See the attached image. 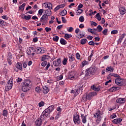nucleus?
Returning a JSON list of instances; mask_svg holds the SVG:
<instances>
[{
    "mask_svg": "<svg viewBox=\"0 0 126 126\" xmlns=\"http://www.w3.org/2000/svg\"><path fill=\"white\" fill-rule=\"evenodd\" d=\"M97 29H98V32H101L102 30H103V28L102 27V26H101V25H98L97 27Z\"/></svg>",
    "mask_w": 126,
    "mask_h": 126,
    "instance_id": "obj_42",
    "label": "nucleus"
},
{
    "mask_svg": "<svg viewBox=\"0 0 126 126\" xmlns=\"http://www.w3.org/2000/svg\"><path fill=\"white\" fill-rule=\"evenodd\" d=\"M45 116H46L47 118L48 117H49V116H50V114L49 113V112H48L47 111H46L45 110L42 112Z\"/></svg>",
    "mask_w": 126,
    "mask_h": 126,
    "instance_id": "obj_47",
    "label": "nucleus"
},
{
    "mask_svg": "<svg viewBox=\"0 0 126 126\" xmlns=\"http://www.w3.org/2000/svg\"><path fill=\"white\" fill-rule=\"evenodd\" d=\"M51 66V63H48L47 64L46 67L45 68L44 70L47 71L48 69H49V67Z\"/></svg>",
    "mask_w": 126,
    "mask_h": 126,
    "instance_id": "obj_50",
    "label": "nucleus"
},
{
    "mask_svg": "<svg viewBox=\"0 0 126 126\" xmlns=\"http://www.w3.org/2000/svg\"><path fill=\"white\" fill-rule=\"evenodd\" d=\"M32 16L30 15H28V16H26V15H24V17L23 18L24 19H25V20H30L31 19Z\"/></svg>",
    "mask_w": 126,
    "mask_h": 126,
    "instance_id": "obj_31",
    "label": "nucleus"
},
{
    "mask_svg": "<svg viewBox=\"0 0 126 126\" xmlns=\"http://www.w3.org/2000/svg\"><path fill=\"white\" fill-rule=\"evenodd\" d=\"M54 105H51L48 107L47 108L45 109V110L47 112V113L51 114L53 111H54Z\"/></svg>",
    "mask_w": 126,
    "mask_h": 126,
    "instance_id": "obj_19",
    "label": "nucleus"
},
{
    "mask_svg": "<svg viewBox=\"0 0 126 126\" xmlns=\"http://www.w3.org/2000/svg\"><path fill=\"white\" fill-rule=\"evenodd\" d=\"M86 42L87 41V39L86 38H83L81 40V45H85V44L86 43Z\"/></svg>",
    "mask_w": 126,
    "mask_h": 126,
    "instance_id": "obj_38",
    "label": "nucleus"
},
{
    "mask_svg": "<svg viewBox=\"0 0 126 126\" xmlns=\"http://www.w3.org/2000/svg\"><path fill=\"white\" fill-rule=\"evenodd\" d=\"M50 59H51V57L49 55H44L42 56V57L40 58V60L42 62H44V61H47V60H50Z\"/></svg>",
    "mask_w": 126,
    "mask_h": 126,
    "instance_id": "obj_17",
    "label": "nucleus"
},
{
    "mask_svg": "<svg viewBox=\"0 0 126 126\" xmlns=\"http://www.w3.org/2000/svg\"><path fill=\"white\" fill-rule=\"evenodd\" d=\"M76 37L77 38H78V39H81V38H83V37H84V34L80 33L79 35H78V34L76 35Z\"/></svg>",
    "mask_w": 126,
    "mask_h": 126,
    "instance_id": "obj_45",
    "label": "nucleus"
},
{
    "mask_svg": "<svg viewBox=\"0 0 126 126\" xmlns=\"http://www.w3.org/2000/svg\"><path fill=\"white\" fill-rule=\"evenodd\" d=\"M125 36H126V34H125V33H123L121 36H120L119 39H118L119 43H122L123 39L125 38Z\"/></svg>",
    "mask_w": 126,
    "mask_h": 126,
    "instance_id": "obj_28",
    "label": "nucleus"
},
{
    "mask_svg": "<svg viewBox=\"0 0 126 126\" xmlns=\"http://www.w3.org/2000/svg\"><path fill=\"white\" fill-rule=\"evenodd\" d=\"M109 76H114V77H117V78H119L120 77V75L116 73H110L109 74Z\"/></svg>",
    "mask_w": 126,
    "mask_h": 126,
    "instance_id": "obj_33",
    "label": "nucleus"
},
{
    "mask_svg": "<svg viewBox=\"0 0 126 126\" xmlns=\"http://www.w3.org/2000/svg\"><path fill=\"white\" fill-rule=\"evenodd\" d=\"M45 4V7L46 8H48V9H52L53 8V4L52 3L48 2V3H44Z\"/></svg>",
    "mask_w": 126,
    "mask_h": 126,
    "instance_id": "obj_23",
    "label": "nucleus"
},
{
    "mask_svg": "<svg viewBox=\"0 0 126 126\" xmlns=\"http://www.w3.org/2000/svg\"><path fill=\"white\" fill-rule=\"evenodd\" d=\"M89 62L87 61H84L82 62V67H84L85 65H87L88 64Z\"/></svg>",
    "mask_w": 126,
    "mask_h": 126,
    "instance_id": "obj_37",
    "label": "nucleus"
},
{
    "mask_svg": "<svg viewBox=\"0 0 126 126\" xmlns=\"http://www.w3.org/2000/svg\"><path fill=\"white\" fill-rule=\"evenodd\" d=\"M94 94L95 93L94 92H91L88 94H86L88 100H91V99H92V98L94 96Z\"/></svg>",
    "mask_w": 126,
    "mask_h": 126,
    "instance_id": "obj_21",
    "label": "nucleus"
},
{
    "mask_svg": "<svg viewBox=\"0 0 126 126\" xmlns=\"http://www.w3.org/2000/svg\"><path fill=\"white\" fill-rule=\"evenodd\" d=\"M60 43L61 44V45H66L67 44V42L66 41V40H65L64 39H63V38H61L60 39Z\"/></svg>",
    "mask_w": 126,
    "mask_h": 126,
    "instance_id": "obj_27",
    "label": "nucleus"
},
{
    "mask_svg": "<svg viewBox=\"0 0 126 126\" xmlns=\"http://www.w3.org/2000/svg\"><path fill=\"white\" fill-rule=\"evenodd\" d=\"M111 34H118V31L117 30H113L111 32Z\"/></svg>",
    "mask_w": 126,
    "mask_h": 126,
    "instance_id": "obj_64",
    "label": "nucleus"
},
{
    "mask_svg": "<svg viewBox=\"0 0 126 126\" xmlns=\"http://www.w3.org/2000/svg\"><path fill=\"white\" fill-rule=\"evenodd\" d=\"M48 64V62L47 61H44L43 62H42L41 64V65L42 66H46V65H47V64Z\"/></svg>",
    "mask_w": 126,
    "mask_h": 126,
    "instance_id": "obj_48",
    "label": "nucleus"
},
{
    "mask_svg": "<svg viewBox=\"0 0 126 126\" xmlns=\"http://www.w3.org/2000/svg\"><path fill=\"white\" fill-rule=\"evenodd\" d=\"M6 24V23L4 22L3 20L0 19V25H2V26H4Z\"/></svg>",
    "mask_w": 126,
    "mask_h": 126,
    "instance_id": "obj_46",
    "label": "nucleus"
},
{
    "mask_svg": "<svg viewBox=\"0 0 126 126\" xmlns=\"http://www.w3.org/2000/svg\"><path fill=\"white\" fill-rule=\"evenodd\" d=\"M101 116H98L96 120V125H99L100 122L101 121Z\"/></svg>",
    "mask_w": 126,
    "mask_h": 126,
    "instance_id": "obj_35",
    "label": "nucleus"
},
{
    "mask_svg": "<svg viewBox=\"0 0 126 126\" xmlns=\"http://www.w3.org/2000/svg\"><path fill=\"white\" fill-rule=\"evenodd\" d=\"M43 122V120L42 119H37L36 121H35V125L36 126H42V123Z\"/></svg>",
    "mask_w": 126,
    "mask_h": 126,
    "instance_id": "obj_20",
    "label": "nucleus"
},
{
    "mask_svg": "<svg viewBox=\"0 0 126 126\" xmlns=\"http://www.w3.org/2000/svg\"><path fill=\"white\" fill-rule=\"evenodd\" d=\"M121 89V87H112L109 89V91L110 92H115L120 90Z\"/></svg>",
    "mask_w": 126,
    "mask_h": 126,
    "instance_id": "obj_15",
    "label": "nucleus"
},
{
    "mask_svg": "<svg viewBox=\"0 0 126 126\" xmlns=\"http://www.w3.org/2000/svg\"><path fill=\"white\" fill-rule=\"evenodd\" d=\"M93 90H94V91H99L100 90V88H96L95 86H93Z\"/></svg>",
    "mask_w": 126,
    "mask_h": 126,
    "instance_id": "obj_57",
    "label": "nucleus"
},
{
    "mask_svg": "<svg viewBox=\"0 0 126 126\" xmlns=\"http://www.w3.org/2000/svg\"><path fill=\"white\" fill-rule=\"evenodd\" d=\"M45 14L44 15H46L47 16H51L52 15V11H51V9H47L45 11Z\"/></svg>",
    "mask_w": 126,
    "mask_h": 126,
    "instance_id": "obj_26",
    "label": "nucleus"
},
{
    "mask_svg": "<svg viewBox=\"0 0 126 126\" xmlns=\"http://www.w3.org/2000/svg\"><path fill=\"white\" fill-rule=\"evenodd\" d=\"M54 66H59L61 64V58L57 59V61H55L53 62Z\"/></svg>",
    "mask_w": 126,
    "mask_h": 126,
    "instance_id": "obj_18",
    "label": "nucleus"
},
{
    "mask_svg": "<svg viewBox=\"0 0 126 126\" xmlns=\"http://www.w3.org/2000/svg\"><path fill=\"white\" fill-rule=\"evenodd\" d=\"M114 69L113 67H112V66H109L106 68V72H108L109 71H110V72H113V71H114Z\"/></svg>",
    "mask_w": 126,
    "mask_h": 126,
    "instance_id": "obj_25",
    "label": "nucleus"
},
{
    "mask_svg": "<svg viewBox=\"0 0 126 126\" xmlns=\"http://www.w3.org/2000/svg\"><path fill=\"white\" fill-rule=\"evenodd\" d=\"M59 39H60V37L58 36H55L53 37V40L55 42H58L59 41Z\"/></svg>",
    "mask_w": 126,
    "mask_h": 126,
    "instance_id": "obj_44",
    "label": "nucleus"
},
{
    "mask_svg": "<svg viewBox=\"0 0 126 126\" xmlns=\"http://www.w3.org/2000/svg\"><path fill=\"white\" fill-rule=\"evenodd\" d=\"M115 118H117V115L114 114L111 115L109 117L110 120H113V119H115Z\"/></svg>",
    "mask_w": 126,
    "mask_h": 126,
    "instance_id": "obj_49",
    "label": "nucleus"
},
{
    "mask_svg": "<svg viewBox=\"0 0 126 126\" xmlns=\"http://www.w3.org/2000/svg\"><path fill=\"white\" fill-rule=\"evenodd\" d=\"M115 83L118 86H122L125 84V79L121 78H117L115 79Z\"/></svg>",
    "mask_w": 126,
    "mask_h": 126,
    "instance_id": "obj_7",
    "label": "nucleus"
},
{
    "mask_svg": "<svg viewBox=\"0 0 126 126\" xmlns=\"http://www.w3.org/2000/svg\"><path fill=\"white\" fill-rule=\"evenodd\" d=\"M67 13L66 10H63L60 13V15L61 16H64Z\"/></svg>",
    "mask_w": 126,
    "mask_h": 126,
    "instance_id": "obj_34",
    "label": "nucleus"
},
{
    "mask_svg": "<svg viewBox=\"0 0 126 126\" xmlns=\"http://www.w3.org/2000/svg\"><path fill=\"white\" fill-rule=\"evenodd\" d=\"M73 121L75 125H79L81 123V120H80V116L79 115L76 113L73 115Z\"/></svg>",
    "mask_w": 126,
    "mask_h": 126,
    "instance_id": "obj_5",
    "label": "nucleus"
},
{
    "mask_svg": "<svg viewBox=\"0 0 126 126\" xmlns=\"http://www.w3.org/2000/svg\"><path fill=\"white\" fill-rule=\"evenodd\" d=\"M82 99L83 100V101H87V100H88L87 99V96L86 94H84L83 95V97H82Z\"/></svg>",
    "mask_w": 126,
    "mask_h": 126,
    "instance_id": "obj_54",
    "label": "nucleus"
},
{
    "mask_svg": "<svg viewBox=\"0 0 126 126\" xmlns=\"http://www.w3.org/2000/svg\"><path fill=\"white\" fill-rule=\"evenodd\" d=\"M71 37H72V35L68 33H65L64 35V38L65 39V40H68V39L71 38Z\"/></svg>",
    "mask_w": 126,
    "mask_h": 126,
    "instance_id": "obj_29",
    "label": "nucleus"
},
{
    "mask_svg": "<svg viewBox=\"0 0 126 126\" xmlns=\"http://www.w3.org/2000/svg\"><path fill=\"white\" fill-rule=\"evenodd\" d=\"M7 62L9 65H11L12 64V54L11 52H9L8 53V56L7 57Z\"/></svg>",
    "mask_w": 126,
    "mask_h": 126,
    "instance_id": "obj_10",
    "label": "nucleus"
},
{
    "mask_svg": "<svg viewBox=\"0 0 126 126\" xmlns=\"http://www.w3.org/2000/svg\"><path fill=\"white\" fill-rule=\"evenodd\" d=\"M45 30L46 32L48 33V32H50V31H52V29L51 28L46 27L45 28Z\"/></svg>",
    "mask_w": 126,
    "mask_h": 126,
    "instance_id": "obj_53",
    "label": "nucleus"
},
{
    "mask_svg": "<svg viewBox=\"0 0 126 126\" xmlns=\"http://www.w3.org/2000/svg\"><path fill=\"white\" fill-rule=\"evenodd\" d=\"M75 58L73 57V56H70L69 57V62H73L74 61Z\"/></svg>",
    "mask_w": 126,
    "mask_h": 126,
    "instance_id": "obj_56",
    "label": "nucleus"
},
{
    "mask_svg": "<svg viewBox=\"0 0 126 126\" xmlns=\"http://www.w3.org/2000/svg\"><path fill=\"white\" fill-rule=\"evenodd\" d=\"M72 73H73L72 72H70V73H69V75H68L69 78H70L71 80L74 79V76L72 75Z\"/></svg>",
    "mask_w": 126,
    "mask_h": 126,
    "instance_id": "obj_41",
    "label": "nucleus"
},
{
    "mask_svg": "<svg viewBox=\"0 0 126 126\" xmlns=\"http://www.w3.org/2000/svg\"><path fill=\"white\" fill-rule=\"evenodd\" d=\"M13 86V80H9V81H8L5 87L6 91H9V90H11L12 89Z\"/></svg>",
    "mask_w": 126,
    "mask_h": 126,
    "instance_id": "obj_6",
    "label": "nucleus"
},
{
    "mask_svg": "<svg viewBox=\"0 0 126 126\" xmlns=\"http://www.w3.org/2000/svg\"><path fill=\"white\" fill-rule=\"evenodd\" d=\"M67 62V59L64 58L63 61V65H65V64H66Z\"/></svg>",
    "mask_w": 126,
    "mask_h": 126,
    "instance_id": "obj_55",
    "label": "nucleus"
},
{
    "mask_svg": "<svg viewBox=\"0 0 126 126\" xmlns=\"http://www.w3.org/2000/svg\"><path fill=\"white\" fill-rule=\"evenodd\" d=\"M79 21H80V22H84V17H83V16H81V17H80V18H79Z\"/></svg>",
    "mask_w": 126,
    "mask_h": 126,
    "instance_id": "obj_51",
    "label": "nucleus"
},
{
    "mask_svg": "<svg viewBox=\"0 0 126 126\" xmlns=\"http://www.w3.org/2000/svg\"><path fill=\"white\" fill-rule=\"evenodd\" d=\"M123 121V119L122 118H118V119H115L112 121V123L113 124H115V125H118V124H120L121 123H122Z\"/></svg>",
    "mask_w": 126,
    "mask_h": 126,
    "instance_id": "obj_16",
    "label": "nucleus"
},
{
    "mask_svg": "<svg viewBox=\"0 0 126 126\" xmlns=\"http://www.w3.org/2000/svg\"><path fill=\"white\" fill-rule=\"evenodd\" d=\"M117 103L118 104H125L126 103V98H120L116 100Z\"/></svg>",
    "mask_w": 126,
    "mask_h": 126,
    "instance_id": "obj_14",
    "label": "nucleus"
},
{
    "mask_svg": "<svg viewBox=\"0 0 126 126\" xmlns=\"http://www.w3.org/2000/svg\"><path fill=\"white\" fill-rule=\"evenodd\" d=\"M100 116V110H98L96 113L94 115V118H98Z\"/></svg>",
    "mask_w": 126,
    "mask_h": 126,
    "instance_id": "obj_36",
    "label": "nucleus"
},
{
    "mask_svg": "<svg viewBox=\"0 0 126 126\" xmlns=\"http://www.w3.org/2000/svg\"><path fill=\"white\" fill-rule=\"evenodd\" d=\"M2 115L3 117L7 118V116H8V111H7V110L6 109H3L2 111Z\"/></svg>",
    "mask_w": 126,
    "mask_h": 126,
    "instance_id": "obj_24",
    "label": "nucleus"
},
{
    "mask_svg": "<svg viewBox=\"0 0 126 126\" xmlns=\"http://www.w3.org/2000/svg\"><path fill=\"white\" fill-rule=\"evenodd\" d=\"M84 86V85L83 84V83H82V82H80V83L77 86L78 89L75 90V91L73 90H71L70 93H74V97H76V96H77V95H78L79 93H80V91L83 90Z\"/></svg>",
    "mask_w": 126,
    "mask_h": 126,
    "instance_id": "obj_2",
    "label": "nucleus"
},
{
    "mask_svg": "<svg viewBox=\"0 0 126 126\" xmlns=\"http://www.w3.org/2000/svg\"><path fill=\"white\" fill-rule=\"evenodd\" d=\"M25 5H26V3H23L19 7V10H22V11H23L24 10V8L25 7Z\"/></svg>",
    "mask_w": 126,
    "mask_h": 126,
    "instance_id": "obj_30",
    "label": "nucleus"
},
{
    "mask_svg": "<svg viewBox=\"0 0 126 126\" xmlns=\"http://www.w3.org/2000/svg\"><path fill=\"white\" fill-rule=\"evenodd\" d=\"M22 78H18V79H16V81L17 83H20V82H22Z\"/></svg>",
    "mask_w": 126,
    "mask_h": 126,
    "instance_id": "obj_62",
    "label": "nucleus"
},
{
    "mask_svg": "<svg viewBox=\"0 0 126 126\" xmlns=\"http://www.w3.org/2000/svg\"><path fill=\"white\" fill-rule=\"evenodd\" d=\"M97 70V68L95 66L90 67L86 69L85 76H90L94 75Z\"/></svg>",
    "mask_w": 126,
    "mask_h": 126,
    "instance_id": "obj_3",
    "label": "nucleus"
},
{
    "mask_svg": "<svg viewBox=\"0 0 126 126\" xmlns=\"http://www.w3.org/2000/svg\"><path fill=\"white\" fill-rule=\"evenodd\" d=\"M35 52H36V47H29L27 49L26 54L28 55V56H32V57H34V56H35Z\"/></svg>",
    "mask_w": 126,
    "mask_h": 126,
    "instance_id": "obj_4",
    "label": "nucleus"
},
{
    "mask_svg": "<svg viewBox=\"0 0 126 126\" xmlns=\"http://www.w3.org/2000/svg\"><path fill=\"white\" fill-rule=\"evenodd\" d=\"M44 105L45 103L44 102V101H41L38 103V106L39 108H41V107H43V106H44Z\"/></svg>",
    "mask_w": 126,
    "mask_h": 126,
    "instance_id": "obj_52",
    "label": "nucleus"
},
{
    "mask_svg": "<svg viewBox=\"0 0 126 126\" xmlns=\"http://www.w3.org/2000/svg\"><path fill=\"white\" fill-rule=\"evenodd\" d=\"M36 54H44L45 53V50H44V48L41 47H37L35 48V52Z\"/></svg>",
    "mask_w": 126,
    "mask_h": 126,
    "instance_id": "obj_11",
    "label": "nucleus"
},
{
    "mask_svg": "<svg viewBox=\"0 0 126 126\" xmlns=\"http://www.w3.org/2000/svg\"><path fill=\"white\" fill-rule=\"evenodd\" d=\"M42 91L44 94H48V93L50 91V89H49L48 87L44 86L43 87Z\"/></svg>",
    "mask_w": 126,
    "mask_h": 126,
    "instance_id": "obj_22",
    "label": "nucleus"
},
{
    "mask_svg": "<svg viewBox=\"0 0 126 126\" xmlns=\"http://www.w3.org/2000/svg\"><path fill=\"white\" fill-rule=\"evenodd\" d=\"M22 66L23 68H26V67H27V63L26 62L24 63Z\"/></svg>",
    "mask_w": 126,
    "mask_h": 126,
    "instance_id": "obj_63",
    "label": "nucleus"
},
{
    "mask_svg": "<svg viewBox=\"0 0 126 126\" xmlns=\"http://www.w3.org/2000/svg\"><path fill=\"white\" fill-rule=\"evenodd\" d=\"M15 67L16 68H15L14 69L15 71H16V72H18V70L22 71L23 66L22 63L20 62H17L15 65Z\"/></svg>",
    "mask_w": 126,
    "mask_h": 126,
    "instance_id": "obj_9",
    "label": "nucleus"
},
{
    "mask_svg": "<svg viewBox=\"0 0 126 126\" xmlns=\"http://www.w3.org/2000/svg\"><path fill=\"white\" fill-rule=\"evenodd\" d=\"M95 18H96L98 21H101V16H100V14H96L95 15Z\"/></svg>",
    "mask_w": 126,
    "mask_h": 126,
    "instance_id": "obj_40",
    "label": "nucleus"
},
{
    "mask_svg": "<svg viewBox=\"0 0 126 126\" xmlns=\"http://www.w3.org/2000/svg\"><path fill=\"white\" fill-rule=\"evenodd\" d=\"M89 45L90 46H95V43H94V41L93 40H92L89 42Z\"/></svg>",
    "mask_w": 126,
    "mask_h": 126,
    "instance_id": "obj_58",
    "label": "nucleus"
},
{
    "mask_svg": "<svg viewBox=\"0 0 126 126\" xmlns=\"http://www.w3.org/2000/svg\"><path fill=\"white\" fill-rule=\"evenodd\" d=\"M81 119L83 124H86L87 122V115L81 114Z\"/></svg>",
    "mask_w": 126,
    "mask_h": 126,
    "instance_id": "obj_12",
    "label": "nucleus"
},
{
    "mask_svg": "<svg viewBox=\"0 0 126 126\" xmlns=\"http://www.w3.org/2000/svg\"><path fill=\"white\" fill-rule=\"evenodd\" d=\"M30 83H31V81L28 79H26L24 82L22 83L23 84L22 90L23 92H27V91L30 90V87H29Z\"/></svg>",
    "mask_w": 126,
    "mask_h": 126,
    "instance_id": "obj_1",
    "label": "nucleus"
},
{
    "mask_svg": "<svg viewBox=\"0 0 126 126\" xmlns=\"http://www.w3.org/2000/svg\"><path fill=\"white\" fill-rule=\"evenodd\" d=\"M102 33L103 35H107V33H108V30L107 29H105L104 30L102 31Z\"/></svg>",
    "mask_w": 126,
    "mask_h": 126,
    "instance_id": "obj_60",
    "label": "nucleus"
},
{
    "mask_svg": "<svg viewBox=\"0 0 126 126\" xmlns=\"http://www.w3.org/2000/svg\"><path fill=\"white\" fill-rule=\"evenodd\" d=\"M48 118L47 116L45 115V114L42 112L41 115L40 116V119L41 120H46Z\"/></svg>",
    "mask_w": 126,
    "mask_h": 126,
    "instance_id": "obj_39",
    "label": "nucleus"
},
{
    "mask_svg": "<svg viewBox=\"0 0 126 126\" xmlns=\"http://www.w3.org/2000/svg\"><path fill=\"white\" fill-rule=\"evenodd\" d=\"M35 92H36V93H38L39 94H40V93H41V88L40 87V86H37L35 87Z\"/></svg>",
    "mask_w": 126,
    "mask_h": 126,
    "instance_id": "obj_32",
    "label": "nucleus"
},
{
    "mask_svg": "<svg viewBox=\"0 0 126 126\" xmlns=\"http://www.w3.org/2000/svg\"><path fill=\"white\" fill-rule=\"evenodd\" d=\"M119 10L120 12V14L121 15H124V14H126V8H125L124 7H120Z\"/></svg>",
    "mask_w": 126,
    "mask_h": 126,
    "instance_id": "obj_13",
    "label": "nucleus"
},
{
    "mask_svg": "<svg viewBox=\"0 0 126 126\" xmlns=\"http://www.w3.org/2000/svg\"><path fill=\"white\" fill-rule=\"evenodd\" d=\"M44 12V9H40L38 10V14L37 15H42L43 14V13Z\"/></svg>",
    "mask_w": 126,
    "mask_h": 126,
    "instance_id": "obj_43",
    "label": "nucleus"
},
{
    "mask_svg": "<svg viewBox=\"0 0 126 126\" xmlns=\"http://www.w3.org/2000/svg\"><path fill=\"white\" fill-rule=\"evenodd\" d=\"M76 58L77 60H80V54H79V53L76 54Z\"/></svg>",
    "mask_w": 126,
    "mask_h": 126,
    "instance_id": "obj_59",
    "label": "nucleus"
},
{
    "mask_svg": "<svg viewBox=\"0 0 126 126\" xmlns=\"http://www.w3.org/2000/svg\"><path fill=\"white\" fill-rule=\"evenodd\" d=\"M49 17L46 15H43L40 19V22H41L42 25H46V23H48V19Z\"/></svg>",
    "mask_w": 126,
    "mask_h": 126,
    "instance_id": "obj_8",
    "label": "nucleus"
},
{
    "mask_svg": "<svg viewBox=\"0 0 126 126\" xmlns=\"http://www.w3.org/2000/svg\"><path fill=\"white\" fill-rule=\"evenodd\" d=\"M88 32H90V33H92V34H94V30L92 29H88Z\"/></svg>",
    "mask_w": 126,
    "mask_h": 126,
    "instance_id": "obj_61",
    "label": "nucleus"
}]
</instances>
